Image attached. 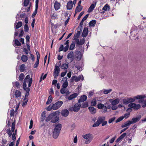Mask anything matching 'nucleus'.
I'll list each match as a JSON object with an SVG mask.
<instances>
[{
  "label": "nucleus",
  "mask_w": 146,
  "mask_h": 146,
  "mask_svg": "<svg viewBox=\"0 0 146 146\" xmlns=\"http://www.w3.org/2000/svg\"><path fill=\"white\" fill-rule=\"evenodd\" d=\"M33 82V80L32 78H30V76L29 75H27L25 78L24 79V82L23 83V89L26 91V92L24 98V99H28V96L29 95V93L30 91V88H27V83H28V86L30 87Z\"/></svg>",
  "instance_id": "1"
},
{
  "label": "nucleus",
  "mask_w": 146,
  "mask_h": 146,
  "mask_svg": "<svg viewBox=\"0 0 146 146\" xmlns=\"http://www.w3.org/2000/svg\"><path fill=\"white\" fill-rule=\"evenodd\" d=\"M62 125L60 124H58L55 126L53 133V137L54 139H56L58 137Z\"/></svg>",
  "instance_id": "2"
},
{
  "label": "nucleus",
  "mask_w": 146,
  "mask_h": 146,
  "mask_svg": "<svg viewBox=\"0 0 146 146\" xmlns=\"http://www.w3.org/2000/svg\"><path fill=\"white\" fill-rule=\"evenodd\" d=\"M82 137L86 139L85 141L86 144L89 143L92 141L93 138L92 135L90 133L83 135Z\"/></svg>",
  "instance_id": "3"
},
{
  "label": "nucleus",
  "mask_w": 146,
  "mask_h": 146,
  "mask_svg": "<svg viewBox=\"0 0 146 146\" xmlns=\"http://www.w3.org/2000/svg\"><path fill=\"white\" fill-rule=\"evenodd\" d=\"M63 102L62 101H59L57 102L55 104L52 105V109L55 110L58 109L62 106Z\"/></svg>",
  "instance_id": "4"
},
{
  "label": "nucleus",
  "mask_w": 146,
  "mask_h": 146,
  "mask_svg": "<svg viewBox=\"0 0 146 146\" xmlns=\"http://www.w3.org/2000/svg\"><path fill=\"white\" fill-rule=\"evenodd\" d=\"M146 97L145 95H138L134 97L133 98H128L129 103L134 102L136 99H141L142 98H144Z\"/></svg>",
  "instance_id": "5"
},
{
  "label": "nucleus",
  "mask_w": 146,
  "mask_h": 146,
  "mask_svg": "<svg viewBox=\"0 0 146 146\" xmlns=\"http://www.w3.org/2000/svg\"><path fill=\"white\" fill-rule=\"evenodd\" d=\"M52 117H51V122L52 123H55L57 122L59 119L58 116L56 115V113L54 112L51 113Z\"/></svg>",
  "instance_id": "6"
},
{
  "label": "nucleus",
  "mask_w": 146,
  "mask_h": 146,
  "mask_svg": "<svg viewBox=\"0 0 146 146\" xmlns=\"http://www.w3.org/2000/svg\"><path fill=\"white\" fill-rule=\"evenodd\" d=\"M81 79L82 80H84V77L82 75H80L78 77L75 76H73L72 77L71 79V82L74 80L76 82L79 81Z\"/></svg>",
  "instance_id": "7"
},
{
  "label": "nucleus",
  "mask_w": 146,
  "mask_h": 146,
  "mask_svg": "<svg viewBox=\"0 0 146 146\" xmlns=\"http://www.w3.org/2000/svg\"><path fill=\"white\" fill-rule=\"evenodd\" d=\"M36 54L37 56V61L34 65L33 66L35 68H36L38 66L40 58V54L38 52H36Z\"/></svg>",
  "instance_id": "8"
},
{
  "label": "nucleus",
  "mask_w": 146,
  "mask_h": 146,
  "mask_svg": "<svg viewBox=\"0 0 146 146\" xmlns=\"http://www.w3.org/2000/svg\"><path fill=\"white\" fill-rule=\"evenodd\" d=\"M81 106V104L79 103H76L74 105L73 108V111L75 112H77L80 109Z\"/></svg>",
  "instance_id": "9"
},
{
  "label": "nucleus",
  "mask_w": 146,
  "mask_h": 146,
  "mask_svg": "<svg viewBox=\"0 0 146 146\" xmlns=\"http://www.w3.org/2000/svg\"><path fill=\"white\" fill-rule=\"evenodd\" d=\"M61 6L60 4V3L58 2V1H55L54 3V8L56 11H57L60 8Z\"/></svg>",
  "instance_id": "10"
},
{
  "label": "nucleus",
  "mask_w": 146,
  "mask_h": 146,
  "mask_svg": "<svg viewBox=\"0 0 146 146\" xmlns=\"http://www.w3.org/2000/svg\"><path fill=\"white\" fill-rule=\"evenodd\" d=\"M141 118V116H139L136 117H133L132 118V120L130 121L131 124H133L138 122Z\"/></svg>",
  "instance_id": "11"
},
{
  "label": "nucleus",
  "mask_w": 146,
  "mask_h": 146,
  "mask_svg": "<svg viewBox=\"0 0 146 146\" xmlns=\"http://www.w3.org/2000/svg\"><path fill=\"white\" fill-rule=\"evenodd\" d=\"M15 95L17 99L19 100L21 98V93L20 91L17 90L15 92Z\"/></svg>",
  "instance_id": "12"
},
{
  "label": "nucleus",
  "mask_w": 146,
  "mask_h": 146,
  "mask_svg": "<svg viewBox=\"0 0 146 146\" xmlns=\"http://www.w3.org/2000/svg\"><path fill=\"white\" fill-rule=\"evenodd\" d=\"M78 94L77 93H74L68 97L67 99L69 100H71L74 98H76L78 96Z\"/></svg>",
  "instance_id": "13"
},
{
  "label": "nucleus",
  "mask_w": 146,
  "mask_h": 146,
  "mask_svg": "<svg viewBox=\"0 0 146 146\" xmlns=\"http://www.w3.org/2000/svg\"><path fill=\"white\" fill-rule=\"evenodd\" d=\"M73 7V2L71 1H69L67 4L66 8L68 10L71 9Z\"/></svg>",
  "instance_id": "14"
},
{
  "label": "nucleus",
  "mask_w": 146,
  "mask_h": 146,
  "mask_svg": "<svg viewBox=\"0 0 146 146\" xmlns=\"http://www.w3.org/2000/svg\"><path fill=\"white\" fill-rule=\"evenodd\" d=\"M87 99V96L84 95H83L80 97V99L78 100V102H83L86 100Z\"/></svg>",
  "instance_id": "15"
},
{
  "label": "nucleus",
  "mask_w": 146,
  "mask_h": 146,
  "mask_svg": "<svg viewBox=\"0 0 146 146\" xmlns=\"http://www.w3.org/2000/svg\"><path fill=\"white\" fill-rule=\"evenodd\" d=\"M96 2H95L94 4L93 3L90 5L88 11V13L91 12L93 11L96 6Z\"/></svg>",
  "instance_id": "16"
},
{
  "label": "nucleus",
  "mask_w": 146,
  "mask_h": 146,
  "mask_svg": "<svg viewBox=\"0 0 146 146\" xmlns=\"http://www.w3.org/2000/svg\"><path fill=\"white\" fill-rule=\"evenodd\" d=\"M69 114V111L66 109H65L61 112L62 115L66 117Z\"/></svg>",
  "instance_id": "17"
},
{
  "label": "nucleus",
  "mask_w": 146,
  "mask_h": 146,
  "mask_svg": "<svg viewBox=\"0 0 146 146\" xmlns=\"http://www.w3.org/2000/svg\"><path fill=\"white\" fill-rule=\"evenodd\" d=\"M106 117L104 116H101L98 117L97 121L100 124L105 120Z\"/></svg>",
  "instance_id": "18"
},
{
  "label": "nucleus",
  "mask_w": 146,
  "mask_h": 146,
  "mask_svg": "<svg viewBox=\"0 0 146 146\" xmlns=\"http://www.w3.org/2000/svg\"><path fill=\"white\" fill-rule=\"evenodd\" d=\"M131 124L130 120H128L123 124L121 125V127L122 128H124L126 127H128Z\"/></svg>",
  "instance_id": "19"
},
{
  "label": "nucleus",
  "mask_w": 146,
  "mask_h": 146,
  "mask_svg": "<svg viewBox=\"0 0 146 146\" xmlns=\"http://www.w3.org/2000/svg\"><path fill=\"white\" fill-rule=\"evenodd\" d=\"M88 32V29L87 28H85L83 30L82 33V36L83 37H85L86 36Z\"/></svg>",
  "instance_id": "20"
},
{
  "label": "nucleus",
  "mask_w": 146,
  "mask_h": 146,
  "mask_svg": "<svg viewBox=\"0 0 146 146\" xmlns=\"http://www.w3.org/2000/svg\"><path fill=\"white\" fill-rule=\"evenodd\" d=\"M90 112L92 114H95L96 111V109L92 106H90L88 108Z\"/></svg>",
  "instance_id": "21"
},
{
  "label": "nucleus",
  "mask_w": 146,
  "mask_h": 146,
  "mask_svg": "<svg viewBox=\"0 0 146 146\" xmlns=\"http://www.w3.org/2000/svg\"><path fill=\"white\" fill-rule=\"evenodd\" d=\"M76 57L78 60H80L82 57L81 52L80 51H77L76 52Z\"/></svg>",
  "instance_id": "22"
},
{
  "label": "nucleus",
  "mask_w": 146,
  "mask_h": 146,
  "mask_svg": "<svg viewBox=\"0 0 146 146\" xmlns=\"http://www.w3.org/2000/svg\"><path fill=\"white\" fill-rule=\"evenodd\" d=\"M119 100L118 99H116L111 101V104L113 106H115L119 102Z\"/></svg>",
  "instance_id": "23"
},
{
  "label": "nucleus",
  "mask_w": 146,
  "mask_h": 146,
  "mask_svg": "<svg viewBox=\"0 0 146 146\" xmlns=\"http://www.w3.org/2000/svg\"><path fill=\"white\" fill-rule=\"evenodd\" d=\"M96 20H92L89 23V25L90 27H92L94 26L96 23Z\"/></svg>",
  "instance_id": "24"
},
{
  "label": "nucleus",
  "mask_w": 146,
  "mask_h": 146,
  "mask_svg": "<svg viewBox=\"0 0 146 146\" xmlns=\"http://www.w3.org/2000/svg\"><path fill=\"white\" fill-rule=\"evenodd\" d=\"M28 57L24 55H23L21 57V59L22 60L23 62H26L28 60Z\"/></svg>",
  "instance_id": "25"
},
{
  "label": "nucleus",
  "mask_w": 146,
  "mask_h": 146,
  "mask_svg": "<svg viewBox=\"0 0 146 146\" xmlns=\"http://www.w3.org/2000/svg\"><path fill=\"white\" fill-rule=\"evenodd\" d=\"M52 100V96L50 95L48 98L47 101L46 102V104L47 105L49 104L50 103Z\"/></svg>",
  "instance_id": "26"
},
{
  "label": "nucleus",
  "mask_w": 146,
  "mask_h": 146,
  "mask_svg": "<svg viewBox=\"0 0 146 146\" xmlns=\"http://www.w3.org/2000/svg\"><path fill=\"white\" fill-rule=\"evenodd\" d=\"M110 9V6L108 4H106L102 8V10L104 11H109Z\"/></svg>",
  "instance_id": "27"
},
{
  "label": "nucleus",
  "mask_w": 146,
  "mask_h": 146,
  "mask_svg": "<svg viewBox=\"0 0 146 146\" xmlns=\"http://www.w3.org/2000/svg\"><path fill=\"white\" fill-rule=\"evenodd\" d=\"M89 14H87L82 19V20L81 21V22H80V23L81 24V25H83V22L84 21H85V20L88 17Z\"/></svg>",
  "instance_id": "28"
},
{
  "label": "nucleus",
  "mask_w": 146,
  "mask_h": 146,
  "mask_svg": "<svg viewBox=\"0 0 146 146\" xmlns=\"http://www.w3.org/2000/svg\"><path fill=\"white\" fill-rule=\"evenodd\" d=\"M82 9V6H77L76 7L75 10V13H77L80 12Z\"/></svg>",
  "instance_id": "29"
},
{
  "label": "nucleus",
  "mask_w": 146,
  "mask_h": 146,
  "mask_svg": "<svg viewBox=\"0 0 146 146\" xmlns=\"http://www.w3.org/2000/svg\"><path fill=\"white\" fill-rule=\"evenodd\" d=\"M74 56V54L73 52H70L67 55V58L68 59L73 58Z\"/></svg>",
  "instance_id": "30"
},
{
  "label": "nucleus",
  "mask_w": 146,
  "mask_h": 146,
  "mask_svg": "<svg viewBox=\"0 0 146 146\" xmlns=\"http://www.w3.org/2000/svg\"><path fill=\"white\" fill-rule=\"evenodd\" d=\"M61 69H66L68 68V65L67 64L65 63L62 64L61 66Z\"/></svg>",
  "instance_id": "31"
},
{
  "label": "nucleus",
  "mask_w": 146,
  "mask_h": 146,
  "mask_svg": "<svg viewBox=\"0 0 146 146\" xmlns=\"http://www.w3.org/2000/svg\"><path fill=\"white\" fill-rule=\"evenodd\" d=\"M76 36L75 35H74V37L73 40H74V42L77 45H79V40L78 38H76Z\"/></svg>",
  "instance_id": "32"
},
{
  "label": "nucleus",
  "mask_w": 146,
  "mask_h": 146,
  "mask_svg": "<svg viewBox=\"0 0 146 146\" xmlns=\"http://www.w3.org/2000/svg\"><path fill=\"white\" fill-rule=\"evenodd\" d=\"M22 25V23L21 22H19L15 27V28L18 29Z\"/></svg>",
  "instance_id": "33"
},
{
  "label": "nucleus",
  "mask_w": 146,
  "mask_h": 146,
  "mask_svg": "<svg viewBox=\"0 0 146 146\" xmlns=\"http://www.w3.org/2000/svg\"><path fill=\"white\" fill-rule=\"evenodd\" d=\"M25 66L24 64H23L20 66V70L21 72H24L25 69Z\"/></svg>",
  "instance_id": "34"
},
{
  "label": "nucleus",
  "mask_w": 146,
  "mask_h": 146,
  "mask_svg": "<svg viewBox=\"0 0 146 146\" xmlns=\"http://www.w3.org/2000/svg\"><path fill=\"white\" fill-rule=\"evenodd\" d=\"M96 104V101L95 99H93L92 101L91 106H95Z\"/></svg>",
  "instance_id": "35"
},
{
  "label": "nucleus",
  "mask_w": 146,
  "mask_h": 146,
  "mask_svg": "<svg viewBox=\"0 0 146 146\" xmlns=\"http://www.w3.org/2000/svg\"><path fill=\"white\" fill-rule=\"evenodd\" d=\"M122 102L123 104H127L129 103L128 98L123 99Z\"/></svg>",
  "instance_id": "36"
},
{
  "label": "nucleus",
  "mask_w": 146,
  "mask_h": 146,
  "mask_svg": "<svg viewBox=\"0 0 146 146\" xmlns=\"http://www.w3.org/2000/svg\"><path fill=\"white\" fill-rule=\"evenodd\" d=\"M14 44H15L17 46H20L21 45V43L19 42V41L17 39H15V40L14 42Z\"/></svg>",
  "instance_id": "37"
},
{
  "label": "nucleus",
  "mask_w": 146,
  "mask_h": 146,
  "mask_svg": "<svg viewBox=\"0 0 146 146\" xmlns=\"http://www.w3.org/2000/svg\"><path fill=\"white\" fill-rule=\"evenodd\" d=\"M57 73H59L60 71V69L58 66H56L54 69V71Z\"/></svg>",
  "instance_id": "38"
},
{
  "label": "nucleus",
  "mask_w": 146,
  "mask_h": 146,
  "mask_svg": "<svg viewBox=\"0 0 146 146\" xmlns=\"http://www.w3.org/2000/svg\"><path fill=\"white\" fill-rule=\"evenodd\" d=\"M135 106H136V104L133 103H131L128 105V106L129 107L133 108L134 110Z\"/></svg>",
  "instance_id": "39"
},
{
  "label": "nucleus",
  "mask_w": 146,
  "mask_h": 146,
  "mask_svg": "<svg viewBox=\"0 0 146 146\" xmlns=\"http://www.w3.org/2000/svg\"><path fill=\"white\" fill-rule=\"evenodd\" d=\"M75 46L74 43L72 42L70 46L69 49L70 50H73Z\"/></svg>",
  "instance_id": "40"
},
{
  "label": "nucleus",
  "mask_w": 146,
  "mask_h": 146,
  "mask_svg": "<svg viewBox=\"0 0 146 146\" xmlns=\"http://www.w3.org/2000/svg\"><path fill=\"white\" fill-rule=\"evenodd\" d=\"M112 91V89H110L109 90H104L103 93L105 94H108Z\"/></svg>",
  "instance_id": "41"
},
{
  "label": "nucleus",
  "mask_w": 146,
  "mask_h": 146,
  "mask_svg": "<svg viewBox=\"0 0 146 146\" xmlns=\"http://www.w3.org/2000/svg\"><path fill=\"white\" fill-rule=\"evenodd\" d=\"M24 77V75L23 73L21 74L19 76V80L21 81H22Z\"/></svg>",
  "instance_id": "42"
},
{
  "label": "nucleus",
  "mask_w": 146,
  "mask_h": 146,
  "mask_svg": "<svg viewBox=\"0 0 146 146\" xmlns=\"http://www.w3.org/2000/svg\"><path fill=\"white\" fill-rule=\"evenodd\" d=\"M52 115H51V113L48 116H47L46 118L45 121H46L48 122L50 121L51 120V117H52Z\"/></svg>",
  "instance_id": "43"
},
{
  "label": "nucleus",
  "mask_w": 146,
  "mask_h": 146,
  "mask_svg": "<svg viewBox=\"0 0 146 146\" xmlns=\"http://www.w3.org/2000/svg\"><path fill=\"white\" fill-rule=\"evenodd\" d=\"M15 122H13L12 124L11 127V130L13 132L14 131L15 129Z\"/></svg>",
  "instance_id": "44"
},
{
  "label": "nucleus",
  "mask_w": 146,
  "mask_h": 146,
  "mask_svg": "<svg viewBox=\"0 0 146 146\" xmlns=\"http://www.w3.org/2000/svg\"><path fill=\"white\" fill-rule=\"evenodd\" d=\"M124 118L123 116H121L119 117L115 121L116 123L122 121Z\"/></svg>",
  "instance_id": "45"
},
{
  "label": "nucleus",
  "mask_w": 146,
  "mask_h": 146,
  "mask_svg": "<svg viewBox=\"0 0 146 146\" xmlns=\"http://www.w3.org/2000/svg\"><path fill=\"white\" fill-rule=\"evenodd\" d=\"M68 85V82H64L62 85V87L63 88H66Z\"/></svg>",
  "instance_id": "46"
},
{
  "label": "nucleus",
  "mask_w": 146,
  "mask_h": 146,
  "mask_svg": "<svg viewBox=\"0 0 146 146\" xmlns=\"http://www.w3.org/2000/svg\"><path fill=\"white\" fill-rule=\"evenodd\" d=\"M104 104H102L100 103L98 104V108L100 109H102L103 107H104Z\"/></svg>",
  "instance_id": "47"
},
{
  "label": "nucleus",
  "mask_w": 146,
  "mask_h": 146,
  "mask_svg": "<svg viewBox=\"0 0 146 146\" xmlns=\"http://www.w3.org/2000/svg\"><path fill=\"white\" fill-rule=\"evenodd\" d=\"M115 119V117H113L110 119L108 121V123H112L113 121H114Z\"/></svg>",
  "instance_id": "48"
},
{
  "label": "nucleus",
  "mask_w": 146,
  "mask_h": 146,
  "mask_svg": "<svg viewBox=\"0 0 146 146\" xmlns=\"http://www.w3.org/2000/svg\"><path fill=\"white\" fill-rule=\"evenodd\" d=\"M24 101L23 102L22 105L23 106V107H25L26 106V105L27 104V102L28 101V99H26L25 100L24 99Z\"/></svg>",
  "instance_id": "49"
},
{
  "label": "nucleus",
  "mask_w": 146,
  "mask_h": 146,
  "mask_svg": "<svg viewBox=\"0 0 146 146\" xmlns=\"http://www.w3.org/2000/svg\"><path fill=\"white\" fill-rule=\"evenodd\" d=\"M37 9L38 8H35V9L32 15V17H34L36 15L37 13Z\"/></svg>",
  "instance_id": "50"
},
{
  "label": "nucleus",
  "mask_w": 146,
  "mask_h": 146,
  "mask_svg": "<svg viewBox=\"0 0 146 146\" xmlns=\"http://www.w3.org/2000/svg\"><path fill=\"white\" fill-rule=\"evenodd\" d=\"M88 103L87 102H86L82 104V107L83 108H85L88 107Z\"/></svg>",
  "instance_id": "51"
},
{
  "label": "nucleus",
  "mask_w": 146,
  "mask_h": 146,
  "mask_svg": "<svg viewBox=\"0 0 146 146\" xmlns=\"http://www.w3.org/2000/svg\"><path fill=\"white\" fill-rule=\"evenodd\" d=\"M24 29L25 30V31L26 32H28L29 29V27L28 26V25L27 24H26L24 27Z\"/></svg>",
  "instance_id": "52"
},
{
  "label": "nucleus",
  "mask_w": 146,
  "mask_h": 146,
  "mask_svg": "<svg viewBox=\"0 0 146 146\" xmlns=\"http://www.w3.org/2000/svg\"><path fill=\"white\" fill-rule=\"evenodd\" d=\"M129 115L130 113L129 112H128L127 113H125L124 115V116H123V117H124V118L127 119L129 117Z\"/></svg>",
  "instance_id": "53"
},
{
  "label": "nucleus",
  "mask_w": 146,
  "mask_h": 146,
  "mask_svg": "<svg viewBox=\"0 0 146 146\" xmlns=\"http://www.w3.org/2000/svg\"><path fill=\"white\" fill-rule=\"evenodd\" d=\"M141 106L139 104H136V106H135V107L134 108V110H136L139 109L140 108Z\"/></svg>",
  "instance_id": "54"
},
{
  "label": "nucleus",
  "mask_w": 146,
  "mask_h": 146,
  "mask_svg": "<svg viewBox=\"0 0 146 146\" xmlns=\"http://www.w3.org/2000/svg\"><path fill=\"white\" fill-rule=\"evenodd\" d=\"M83 25H81V24H80V25L78 27V31H82V26Z\"/></svg>",
  "instance_id": "55"
},
{
  "label": "nucleus",
  "mask_w": 146,
  "mask_h": 146,
  "mask_svg": "<svg viewBox=\"0 0 146 146\" xmlns=\"http://www.w3.org/2000/svg\"><path fill=\"white\" fill-rule=\"evenodd\" d=\"M85 42L84 39H81L79 41V45H82Z\"/></svg>",
  "instance_id": "56"
},
{
  "label": "nucleus",
  "mask_w": 146,
  "mask_h": 146,
  "mask_svg": "<svg viewBox=\"0 0 146 146\" xmlns=\"http://www.w3.org/2000/svg\"><path fill=\"white\" fill-rule=\"evenodd\" d=\"M29 0H25L24 2V6L25 7H27L29 4Z\"/></svg>",
  "instance_id": "57"
},
{
  "label": "nucleus",
  "mask_w": 146,
  "mask_h": 146,
  "mask_svg": "<svg viewBox=\"0 0 146 146\" xmlns=\"http://www.w3.org/2000/svg\"><path fill=\"white\" fill-rule=\"evenodd\" d=\"M7 133L8 134L9 137H11L12 135V132L10 129H7Z\"/></svg>",
  "instance_id": "58"
},
{
  "label": "nucleus",
  "mask_w": 146,
  "mask_h": 146,
  "mask_svg": "<svg viewBox=\"0 0 146 146\" xmlns=\"http://www.w3.org/2000/svg\"><path fill=\"white\" fill-rule=\"evenodd\" d=\"M84 13V11H82V12L80 13L79 14L78 18L77 19L78 20H79L80 18L83 15V14Z\"/></svg>",
  "instance_id": "59"
},
{
  "label": "nucleus",
  "mask_w": 146,
  "mask_h": 146,
  "mask_svg": "<svg viewBox=\"0 0 146 146\" xmlns=\"http://www.w3.org/2000/svg\"><path fill=\"white\" fill-rule=\"evenodd\" d=\"M69 47V45H66V46L64 47L63 50L64 52H66L68 50Z\"/></svg>",
  "instance_id": "60"
},
{
  "label": "nucleus",
  "mask_w": 146,
  "mask_h": 146,
  "mask_svg": "<svg viewBox=\"0 0 146 146\" xmlns=\"http://www.w3.org/2000/svg\"><path fill=\"white\" fill-rule=\"evenodd\" d=\"M126 134H127L126 133H124L121 135L119 137H120L121 139H122L125 137V136L126 135Z\"/></svg>",
  "instance_id": "61"
},
{
  "label": "nucleus",
  "mask_w": 146,
  "mask_h": 146,
  "mask_svg": "<svg viewBox=\"0 0 146 146\" xmlns=\"http://www.w3.org/2000/svg\"><path fill=\"white\" fill-rule=\"evenodd\" d=\"M65 88L62 87L60 90V93L62 94H64L65 93Z\"/></svg>",
  "instance_id": "62"
},
{
  "label": "nucleus",
  "mask_w": 146,
  "mask_h": 146,
  "mask_svg": "<svg viewBox=\"0 0 146 146\" xmlns=\"http://www.w3.org/2000/svg\"><path fill=\"white\" fill-rule=\"evenodd\" d=\"M59 73L54 71L53 72V76L55 78H56L58 76Z\"/></svg>",
  "instance_id": "63"
},
{
  "label": "nucleus",
  "mask_w": 146,
  "mask_h": 146,
  "mask_svg": "<svg viewBox=\"0 0 146 146\" xmlns=\"http://www.w3.org/2000/svg\"><path fill=\"white\" fill-rule=\"evenodd\" d=\"M64 46L62 44H61L59 49V51L60 52L61 51H62L63 50V49H64Z\"/></svg>",
  "instance_id": "64"
}]
</instances>
